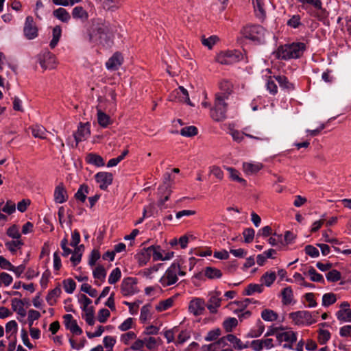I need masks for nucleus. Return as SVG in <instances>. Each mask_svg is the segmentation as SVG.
I'll return each instance as SVG.
<instances>
[{
	"label": "nucleus",
	"instance_id": "obj_1",
	"mask_svg": "<svg viewBox=\"0 0 351 351\" xmlns=\"http://www.w3.org/2000/svg\"><path fill=\"white\" fill-rule=\"evenodd\" d=\"M88 40L91 43L110 47L112 44V28L108 23L97 19L88 29Z\"/></svg>",
	"mask_w": 351,
	"mask_h": 351
},
{
	"label": "nucleus",
	"instance_id": "obj_2",
	"mask_svg": "<svg viewBox=\"0 0 351 351\" xmlns=\"http://www.w3.org/2000/svg\"><path fill=\"white\" fill-rule=\"evenodd\" d=\"M306 49V45L300 42L280 45L276 52V58L283 60L297 59L303 55Z\"/></svg>",
	"mask_w": 351,
	"mask_h": 351
},
{
	"label": "nucleus",
	"instance_id": "obj_3",
	"mask_svg": "<svg viewBox=\"0 0 351 351\" xmlns=\"http://www.w3.org/2000/svg\"><path fill=\"white\" fill-rule=\"evenodd\" d=\"M241 34L245 38L260 45L265 42L267 30L260 25L249 24L241 29Z\"/></svg>",
	"mask_w": 351,
	"mask_h": 351
},
{
	"label": "nucleus",
	"instance_id": "obj_4",
	"mask_svg": "<svg viewBox=\"0 0 351 351\" xmlns=\"http://www.w3.org/2000/svg\"><path fill=\"white\" fill-rule=\"evenodd\" d=\"M221 93L215 95V107L210 110L212 119L216 121H222L226 118L227 104Z\"/></svg>",
	"mask_w": 351,
	"mask_h": 351
},
{
	"label": "nucleus",
	"instance_id": "obj_5",
	"mask_svg": "<svg viewBox=\"0 0 351 351\" xmlns=\"http://www.w3.org/2000/svg\"><path fill=\"white\" fill-rule=\"evenodd\" d=\"M297 341V333L293 330H280L276 333V342L284 348L293 349V344Z\"/></svg>",
	"mask_w": 351,
	"mask_h": 351
},
{
	"label": "nucleus",
	"instance_id": "obj_6",
	"mask_svg": "<svg viewBox=\"0 0 351 351\" xmlns=\"http://www.w3.org/2000/svg\"><path fill=\"white\" fill-rule=\"evenodd\" d=\"M179 272V263H173L161 277L160 282L165 287L174 285L178 281V273Z\"/></svg>",
	"mask_w": 351,
	"mask_h": 351
},
{
	"label": "nucleus",
	"instance_id": "obj_7",
	"mask_svg": "<svg viewBox=\"0 0 351 351\" xmlns=\"http://www.w3.org/2000/svg\"><path fill=\"white\" fill-rule=\"evenodd\" d=\"M243 58L242 53L237 50L223 51L216 57V60L221 64H232L240 61Z\"/></svg>",
	"mask_w": 351,
	"mask_h": 351
},
{
	"label": "nucleus",
	"instance_id": "obj_8",
	"mask_svg": "<svg viewBox=\"0 0 351 351\" xmlns=\"http://www.w3.org/2000/svg\"><path fill=\"white\" fill-rule=\"evenodd\" d=\"M289 317L296 325L309 326L316 322L315 319H313L311 313L307 311H299L289 313Z\"/></svg>",
	"mask_w": 351,
	"mask_h": 351
},
{
	"label": "nucleus",
	"instance_id": "obj_9",
	"mask_svg": "<svg viewBox=\"0 0 351 351\" xmlns=\"http://www.w3.org/2000/svg\"><path fill=\"white\" fill-rule=\"evenodd\" d=\"M137 279L133 277L125 278L121 284V292L124 296L132 295L139 290L136 286Z\"/></svg>",
	"mask_w": 351,
	"mask_h": 351
},
{
	"label": "nucleus",
	"instance_id": "obj_10",
	"mask_svg": "<svg viewBox=\"0 0 351 351\" xmlns=\"http://www.w3.org/2000/svg\"><path fill=\"white\" fill-rule=\"evenodd\" d=\"M141 256L144 257L143 261L145 263L149 259L151 256H152L154 261H163V255L159 245H152L144 249V252L141 253Z\"/></svg>",
	"mask_w": 351,
	"mask_h": 351
},
{
	"label": "nucleus",
	"instance_id": "obj_11",
	"mask_svg": "<svg viewBox=\"0 0 351 351\" xmlns=\"http://www.w3.org/2000/svg\"><path fill=\"white\" fill-rule=\"evenodd\" d=\"M23 32L25 36L29 40L34 39L38 36V28L34 22L32 16H28L26 17Z\"/></svg>",
	"mask_w": 351,
	"mask_h": 351
},
{
	"label": "nucleus",
	"instance_id": "obj_12",
	"mask_svg": "<svg viewBox=\"0 0 351 351\" xmlns=\"http://www.w3.org/2000/svg\"><path fill=\"white\" fill-rule=\"evenodd\" d=\"M206 308V303L204 299L195 298L191 300L189 306V311L195 316L201 315L204 313Z\"/></svg>",
	"mask_w": 351,
	"mask_h": 351
},
{
	"label": "nucleus",
	"instance_id": "obj_13",
	"mask_svg": "<svg viewBox=\"0 0 351 351\" xmlns=\"http://www.w3.org/2000/svg\"><path fill=\"white\" fill-rule=\"evenodd\" d=\"M90 134V124L88 123H81L77 128V132L73 134V136L75 141V147L77 146L80 142L88 138Z\"/></svg>",
	"mask_w": 351,
	"mask_h": 351
},
{
	"label": "nucleus",
	"instance_id": "obj_14",
	"mask_svg": "<svg viewBox=\"0 0 351 351\" xmlns=\"http://www.w3.org/2000/svg\"><path fill=\"white\" fill-rule=\"evenodd\" d=\"M95 180L99 184V188L101 190H106L113 180V175L109 172H99L95 176Z\"/></svg>",
	"mask_w": 351,
	"mask_h": 351
},
{
	"label": "nucleus",
	"instance_id": "obj_15",
	"mask_svg": "<svg viewBox=\"0 0 351 351\" xmlns=\"http://www.w3.org/2000/svg\"><path fill=\"white\" fill-rule=\"evenodd\" d=\"M221 292L215 291L210 295L208 302L206 304V307L208 309L210 313H216L217 308L221 306V298H220Z\"/></svg>",
	"mask_w": 351,
	"mask_h": 351
},
{
	"label": "nucleus",
	"instance_id": "obj_16",
	"mask_svg": "<svg viewBox=\"0 0 351 351\" xmlns=\"http://www.w3.org/2000/svg\"><path fill=\"white\" fill-rule=\"evenodd\" d=\"M350 304L348 302H343L340 304V310L336 313L338 320L341 322H351V309Z\"/></svg>",
	"mask_w": 351,
	"mask_h": 351
},
{
	"label": "nucleus",
	"instance_id": "obj_17",
	"mask_svg": "<svg viewBox=\"0 0 351 351\" xmlns=\"http://www.w3.org/2000/svg\"><path fill=\"white\" fill-rule=\"evenodd\" d=\"M123 56L120 53H115L108 59L106 63L108 69L115 71L121 66L123 62Z\"/></svg>",
	"mask_w": 351,
	"mask_h": 351
},
{
	"label": "nucleus",
	"instance_id": "obj_18",
	"mask_svg": "<svg viewBox=\"0 0 351 351\" xmlns=\"http://www.w3.org/2000/svg\"><path fill=\"white\" fill-rule=\"evenodd\" d=\"M282 303L287 306L295 303L293 292L291 287H287L281 291Z\"/></svg>",
	"mask_w": 351,
	"mask_h": 351
},
{
	"label": "nucleus",
	"instance_id": "obj_19",
	"mask_svg": "<svg viewBox=\"0 0 351 351\" xmlns=\"http://www.w3.org/2000/svg\"><path fill=\"white\" fill-rule=\"evenodd\" d=\"M66 191L62 184L57 186L54 191V200L56 203L62 204L66 201Z\"/></svg>",
	"mask_w": 351,
	"mask_h": 351
},
{
	"label": "nucleus",
	"instance_id": "obj_20",
	"mask_svg": "<svg viewBox=\"0 0 351 351\" xmlns=\"http://www.w3.org/2000/svg\"><path fill=\"white\" fill-rule=\"evenodd\" d=\"M275 80L278 83L280 87L287 91L294 90V85L291 83L288 78L285 75H274Z\"/></svg>",
	"mask_w": 351,
	"mask_h": 351
},
{
	"label": "nucleus",
	"instance_id": "obj_21",
	"mask_svg": "<svg viewBox=\"0 0 351 351\" xmlns=\"http://www.w3.org/2000/svg\"><path fill=\"white\" fill-rule=\"evenodd\" d=\"M53 16L62 23H69L71 19V15L66 9L59 8L53 12Z\"/></svg>",
	"mask_w": 351,
	"mask_h": 351
},
{
	"label": "nucleus",
	"instance_id": "obj_22",
	"mask_svg": "<svg viewBox=\"0 0 351 351\" xmlns=\"http://www.w3.org/2000/svg\"><path fill=\"white\" fill-rule=\"evenodd\" d=\"M231 135H232V138L234 139V141L238 142V143H240L241 142L243 138H244V136H246L249 138H255V139H258V140H261V141H267V138H264V137H262V136H254L253 135H251V134H245V133H243V132H241L238 130H234L231 132Z\"/></svg>",
	"mask_w": 351,
	"mask_h": 351
},
{
	"label": "nucleus",
	"instance_id": "obj_23",
	"mask_svg": "<svg viewBox=\"0 0 351 351\" xmlns=\"http://www.w3.org/2000/svg\"><path fill=\"white\" fill-rule=\"evenodd\" d=\"M302 3H308L313 5L320 12L319 19L326 18L327 13L325 9L322 8L321 0H298Z\"/></svg>",
	"mask_w": 351,
	"mask_h": 351
},
{
	"label": "nucleus",
	"instance_id": "obj_24",
	"mask_svg": "<svg viewBox=\"0 0 351 351\" xmlns=\"http://www.w3.org/2000/svg\"><path fill=\"white\" fill-rule=\"evenodd\" d=\"M86 160L88 163L94 165L97 167H103L105 165L103 158L94 153H89L87 154Z\"/></svg>",
	"mask_w": 351,
	"mask_h": 351
},
{
	"label": "nucleus",
	"instance_id": "obj_25",
	"mask_svg": "<svg viewBox=\"0 0 351 351\" xmlns=\"http://www.w3.org/2000/svg\"><path fill=\"white\" fill-rule=\"evenodd\" d=\"M84 249V245H80L79 246L77 245L75 247V250L72 252V256L70 258V261L72 262L73 266H76L80 263Z\"/></svg>",
	"mask_w": 351,
	"mask_h": 351
},
{
	"label": "nucleus",
	"instance_id": "obj_26",
	"mask_svg": "<svg viewBox=\"0 0 351 351\" xmlns=\"http://www.w3.org/2000/svg\"><path fill=\"white\" fill-rule=\"evenodd\" d=\"M252 3L256 17L261 19H265L266 12L263 8V0H252Z\"/></svg>",
	"mask_w": 351,
	"mask_h": 351
},
{
	"label": "nucleus",
	"instance_id": "obj_27",
	"mask_svg": "<svg viewBox=\"0 0 351 351\" xmlns=\"http://www.w3.org/2000/svg\"><path fill=\"white\" fill-rule=\"evenodd\" d=\"M219 88L220 93L227 99L232 91V84L228 80H223L219 84Z\"/></svg>",
	"mask_w": 351,
	"mask_h": 351
},
{
	"label": "nucleus",
	"instance_id": "obj_28",
	"mask_svg": "<svg viewBox=\"0 0 351 351\" xmlns=\"http://www.w3.org/2000/svg\"><path fill=\"white\" fill-rule=\"evenodd\" d=\"M62 35V29L60 25L55 26L52 29V39L50 41L49 46L53 49L58 45Z\"/></svg>",
	"mask_w": 351,
	"mask_h": 351
},
{
	"label": "nucleus",
	"instance_id": "obj_29",
	"mask_svg": "<svg viewBox=\"0 0 351 351\" xmlns=\"http://www.w3.org/2000/svg\"><path fill=\"white\" fill-rule=\"evenodd\" d=\"M61 289L60 286L56 287L51 291H50L46 297V300L50 306H53L56 302V298H58L61 294Z\"/></svg>",
	"mask_w": 351,
	"mask_h": 351
},
{
	"label": "nucleus",
	"instance_id": "obj_30",
	"mask_svg": "<svg viewBox=\"0 0 351 351\" xmlns=\"http://www.w3.org/2000/svg\"><path fill=\"white\" fill-rule=\"evenodd\" d=\"M72 16L76 19L85 21L88 18V12L82 6H76L73 9Z\"/></svg>",
	"mask_w": 351,
	"mask_h": 351
},
{
	"label": "nucleus",
	"instance_id": "obj_31",
	"mask_svg": "<svg viewBox=\"0 0 351 351\" xmlns=\"http://www.w3.org/2000/svg\"><path fill=\"white\" fill-rule=\"evenodd\" d=\"M263 167L261 163L243 162V171L247 174H254L260 171Z\"/></svg>",
	"mask_w": 351,
	"mask_h": 351
},
{
	"label": "nucleus",
	"instance_id": "obj_32",
	"mask_svg": "<svg viewBox=\"0 0 351 351\" xmlns=\"http://www.w3.org/2000/svg\"><path fill=\"white\" fill-rule=\"evenodd\" d=\"M97 121L102 128H107L112 123L110 117L100 109L97 110Z\"/></svg>",
	"mask_w": 351,
	"mask_h": 351
},
{
	"label": "nucleus",
	"instance_id": "obj_33",
	"mask_svg": "<svg viewBox=\"0 0 351 351\" xmlns=\"http://www.w3.org/2000/svg\"><path fill=\"white\" fill-rule=\"evenodd\" d=\"M263 284H250L245 288L243 294L245 295H252L254 293H261L263 291Z\"/></svg>",
	"mask_w": 351,
	"mask_h": 351
},
{
	"label": "nucleus",
	"instance_id": "obj_34",
	"mask_svg": "<svg viewBox=\"0 0 351 351\" xmlns=\"http://www.w3.org/2000/svg\"><path fill=\"white\" fill-rule=\"evenodd\" d=\"M176 97H178L180 101L186 102L187 104L193 106L191 102L188 91L183 86H179L178 90L176 93Z\"/></svg>",
	"mask_w": 351,
	"mask_h": 351
},
{
	"label": "nucleus",
	"instance_id": "obj_35",
	"mask_svg": "<svg viewBox=\"0 0 351 351\" xmlns=\"http://www.w3.org/2000/svg\"><path fill=\"white\" fill-rule=\"evenodd\" d=\"M307 273L311 281L325 284V280L323 276L317 273L314 267H309L308 269L307 270Z\"/></svg>",
	"mask_w": 351,
	"mask_h": 351
},
{
	"label": "nucleus",
	"instance_id": "obj_36",
	"mask_svg": "<svg viewBox=\"0 0 351 351\" xmlns=\"http://www.w3.org/2000/svg\"><path fill=\"white\" fill-rule=\"evenodd\" d=\"M88 194V187L87 185L82 184L80 186L77 191L75 194V197L82 202H84L86 199V195Z\"/></svg>",
	"mask_w": 351,
	"mask_h": 351
},
{
	"label": "nucleus",
	"instance_id": "obj_37",
	"mask_svg": "<svg viewBox=\"0 0 351 351\" xmlns=\"http://www.w3.org/2000/svg\"><path fill=\"white\" fill-rule=\"evenodd\" d=\"M276 278V274L274 271L265 273L261 278V281L264 283L267 287H270Z\"/></svg>",
	"mask_w": 351,
	"mask_h": 351
},
{
	"label": "nucleus",
	"instance_id": "obj_38",
	"mask_svg": "<svg viewBox=\"0 0 351 351\" xmlns=\"http://www.w3.org/2000/svg\"><path fill=\"white\" fill-rule=\"evenodd\" d=\"M205 276L210 279L220 278L222 276V273L217 268L207 267L205 269Z\"/></svg>",
	"mask_w": 351,
	"mask_h": 351
},
{
	"label": "nucleus",
	"instance_id": "obj_39",
	"mask_svg": "<svg viewBox=\"0 0 351 351\" xmlns=\"http://www.w3.org/2000/svg\"><path fill=\"white\" fill-rule=\"evenodd\" d=\"M84 312V315H82L83 318L85 319L86 322L89 326H93L95 324V317H94V308L93 306H90L89 308H86V310H82Z\"/></svg>",
	"mask_w": 351,
	"mask_h": 351
},
{
	"label": "nucleus",
	"instance_id": "obj_40",
	"mask_svg": "<svg viewBox=\"0 0 351 351\" xmlns=\"http://www.w3.org/2000/svg\"><path fill=\"white\" fill-rule=\"evenodd\" d=\"M278 314L272 310L265 309L261 313V317L267 322L276 321L278 319Z\"/></svg>",
	"mask_w": 351,
	"mask_h": 351
},
{
	"label": "nucleus",
	"instance_id": "obj_41",
	"mask_svg": "<svg viewBox=\"0 0 351 351\" xmlns=\"http://www.w3.org/2000/svg\"><path fill=\"white\" fill-rule=\"evenodd\" d=\"M93 275L95 279L104 282L106 276V271L102 265H98L93 270Z\"/></svg>",
	"mask_w": 351,
	"mask_h": 351
},
{
	"label": "nucleus",
	"instance_id": "obj_42",
	"mask_svg": "<svg viewBox=\"0 0 351 351\" xmlns=\"http://www.w3.org/2000/svg\"><path fill=\"white\" fill-rule=\"evenodd\" d=\"M226 169L230 173V177L232 180L241 183L243 185L246 184V181L239 176V172L237 170L229 167H226Z\"/></svg>",
	"mask_w": 351,
	"mask_h": 351
},
{
	"label": "nucleus",
	"instance_id": "obj_43",
	"mask_svg": "<svg viewBox=\"0 0 351 351\" xmlns=\"http://www.w3.org/2000/svg\"><path fill=\"white\" fill-rule=\"evenodd\" d=\"M266 88L272 95H275L278 93V86L275 82L274 76H269L266 83Z\"/></svg>",
	"mask_w": 351,
	"mask_h": 351
},
{
	"label": "nucleus",
	"instance_id": "obj_44",
	"mask_svg": "<svg viewBox=\"0 0 351 351\" xmlns=\"http://www.w3.org/2000/svg\"><path fill=\"white\" fill-rule=\"evenodd\" d=\"M173 302L174 300L173 298H169L167 300L160 301L159 304L156 306V309L159 312L166 311L167 309L172 306Z\"/></svg>",
	"mask_w": 351,
	"mask_h": 351
},
{
	"label": "nucleus",
	"instance_id": "obj_45",
	"mask_svg": "<svg viewBox=\"0 0 351 351\" xmlns=\"http://www.w3.org/2000/svg\"><path fill=\"white\" fill-rule=\"evenodd\" d=\"M46 132L45 128L42 125H36L32 130V135L34 137L42 139L46 138Z\"/></svg>",
	"mask_w": 351,
	"mask_h": 351
},
{
	"label": "nucleus",
	"instance_id": "obj_46",
	"mask_svg": "<svg viewBox=\"0 0 351 351\" xmlns=\"http://www.w3.org/2000/svg\"><path fill=\"white\" fill-rule=\"evenodd\" d=\"M62 284L64 291L69 294L73 293L76 288V283L71 278L64 280Z\"/></svg>",
	"mask_w": 351,
	"mask_h": 351
},
{
	"label": "nucleus",
	"instance_id": "obj_47",
	"mask_svg": "<svg viewBox=\"0 0 351 351\" xmlns=\"http://www.w3.org/2000/svg\"><path fill=\"white\" fill-rule=\"evenodd\" d=\"M226 338L228 341L233 344L234 348H237L238 350H242L245 348V346L243 345L242 341L239 339H238L235 335L229 334L226 335Z\"/></svg>",
	"mask_w": 351,
	"mask_h": 351
},
{
	"label": "nucleus",
	"instance_id": "obj_48",
	"mask_svg": "<svg viewBox=\"0 0 351 351\" xmlns=\"http://www.w3.org/2000/svg\"><path fill=\"white\" fill-rule=\"evenodd\" d=\"M256 326H257V329L252 330L249 332V334L247 335L248 337H258L263 334V332H264V330H265V326H264L263 323L260 319L258 320Z\"/></svg>",
	"mask_w": 351,
	"mask_h": 351
},
{
	"label": "nucleus",
	"instance_id": "obj_49",
	"mask_svg": "<svg viewBox=\"0 0 351 351\" xmlns=\"http://www.w3.org/2000/svg\"><path fill=\"white\" fill-rule=\"evenodd\" d=\"M238 324V320L235 317H229L223 322V326L226 332H231Z\"/></svg>",
	"mask_w": 351,
	"mask_h": 351
},
{
	"label": "nucleus",
	"instance_id": "obj_50",
	"mask_svg": "<svg viewBox=\"0 0 351 351\" xmlns=\"http://www.w3.org/2000/svg\"><path fill=\"white\" fill-rule=\"evenodd\" d=\"M121 277V271L119 267L114 268L108 277V283L113 285L118 282Z\"/></svg>",
	"mask_w": 351,
	"mask_h": 351
},
{
	"label": "nucleus",
	"instance_id": "obj_51",
	"mask_svg": "<svg viewBox=\"0 0 351 351\" xmlns=\"http://www.w3.org/2000/svg\"><path fill=\"white\" fill-rule=\"evenodd\" d=\"M18 325L16 321L12 320L8 322L5 325V332L6 333H10V335L8 337V339L11 337L12 335L16 334L17 332Z\"/></svg>",
	"mask_w": 351,
	"mask_h": 351
},
{
	"label": "nucleus",
	"instance_id": "obj_52",
	"mask_svg": "<svg viewBox=\"0 0 351 351\" xmlns=\"http://www.w3.org/2000/svg\"><path fill=\"white\" fill-rule=\"evenodd\" d=\"M23 245V242L19 239L5 243V246L12 253H15L16 250L20 249Z\"/></svg>",
	"mask_w": 351,
	"mask_h": 351
},
{
	"label": "nucleus",
	"instance_id": "obj_53",
	"mask_svg": "<svg viewBox=\"0 0 351 351\" xmlns=\"http://www.w3.org/2000/svg\"><path fill=\"white\" fill-rule=\"evenodd\" d=\"M197 134V128L193 125L184 127L180 130V134L184 136L191 137Z\"/></svg>",
	"mask_w": 351,
	"mask_h": 351
},
{
	"label": "nucleus",
	"instance_id": "obj_54",
	"mask_svg": "<svg viewBox=\"0 0 351 351\" xmlns=\"http://www.w3.org/2000/svg\"><path fill=\"white\" fill-rule=\"evenodd\" d=\"M336 295L334 293H325L322 297V305L324 306H328L334 304L336 302Z\"/></svg>",
	"mask_w": 351,
	"mask_h": 351
},
{
	"label": "nucleus",
	"instance_id": "obj_55",
	"mask_svg": "<svg viewBox=\"0 0 351 351\" xmlns=\"http://www.w3.org/2000/svg\"><path fill=\"white\" fill-rule=\"evenodd\" d=\"M326 277L328 281L335 282L341 279V274L337 269H332L326 274Z\"/></svg>",
	"mask_w": 351,
	"mask_h": 351
},
{
	"label": "nucleus",
	"instance_id": "obj_56",
	"mask_svg": "<svg viewBox=\"0 0 351 351\" xmlns=\"http://www.w3.org/2000/svg\"><path fill=\"white\" fill-rule=\"evenodd\" d=\"M218 40L219 38L217 36L213 35L207 38L203 37L202 38V43L210 49Z\"/></svg>",
	"mask_w": 351,
	"mask_h": 351
},
{
	"label": "nucleus",
	"instance_id": "obj_57",
	"mask_svg": "<svg viewBox=\"0 0 351 351\" xmlns=\"http://www.w3.org/2000/svg\"><path fill=\"white\" fill-rule=\"evenodd\" d=\"M255 231L253 228H245L243 232V235L244 237V241L246 243H251L254 237Z\"/></svg>",
	"mask_w": 351,
	"mask_h": 351
},
{
	"label": "nucleus",
	"instance_id": "obj_58",
	"mask_svg": "<svg viewBox=\"0 0 351 351\" xmlns=\"http://www.w3.org/2000/svg\"><path fill=\"white\" fill-rule=\"evenodd\" d=\"M287 24L288 26L293 28H298L302 25L300 16L298 14L293 15L291 18L287 21Z\"/></svg>",
	"mask_w": 351,
	"mask_h": 351
},
{
	"label": "nucleus",
	"instance_id": "obj_59",
	"mask_svg": "<svg viewBox=\"0 0 351 351\" xmlns=\"http://www.w3.org/2000/svg\"><path fill=\"white\" fill-rule=\"evenodd\" d=\"M81 291L88 294L90 297L95 298L97 295V291L87 283H84L81 286Z\"/></svg>",
	"mask_w": 351,
	"mask_h": 351
},
{
	"label": "nucleus",
	"instance_id": "obj_60",
	"mask_svg": "<svg viewBox=\"0 0 351 351\" xmlns=\"http://www.w3.org/2000/svg\"><path fill=\"white\" fill-rule=\"evenodd\" d=\"M220 335L221 330L219 328H215L210 330L204 339L206 341H212L216 340Z\"/></svg>",
	"mask_w": 351,
	"mask_h": 351
},
{
	"label": "nucleus",
	"instance_id": "obj_61",
	"mask_svg": "<svg viewBox=\"0 0 351 351\" xmlns=\"http://www.w3.org/2000/svg\"><path fill=\"white\" fill-rule=\"evenodd\" d=\"M330 338V334L328 330L320 329L319 330L318 340L321 344L326 343Z\"/></svg>",
	"mask_w": 351,
	"mask_h": 351
},
{
	"label": "nucleus",
	"instance_id": "obj_62",
	"mask_svg": "<svg viewBox=\"0 0 351 351\" xmlns=\"http://www.w3.org/2000/svg\"><path fill=\"white\" fill-rule=\"evenodd\" d=\"M40 313L36 311V310H33V309H31L28 311V324H29V327H32V325H33V322L35 320H37L40 318Z\"/></svg>",
	"mask_w": 351,
	"mask_h": 351
},
{
	"label": "nucleus",
	"instance_id": "obj_63",
	"mask_svg": "<svg viewBox=\"0 0 351 351\" xmlns=\"http://www.w3.org/2000/svg\"><path fill=\"white\" fill-rule=\"evenodd\" d=\"M7 234L12 239H19L21 237V234L16 225L10 226L7 230Z\"/></svg>",
	"mask_w": 351,
	"mask_h": 351
},
{
	"label": "nucleus",
	"instance_id": "obj_64",
	"mask_svg": "<svg viewBox=\"0 0 351 351\" xmlns=\"http://www.w3.org/2000/svg\"><path fill=\"white\" fill-rule=\"evenodd\" d=\"M304 251L306 254L312 258H317L319 256V250L311 245H307L305 246Z\"/></svg>",
	"mask_w": 351,
	"mask_h": 351
}]
</instances>
